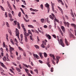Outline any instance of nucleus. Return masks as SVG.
Listing matches in <instances>:
<instances>
[{
	"label": "nucleus",
	"instance_id": "nucleus-25",
	"mask_svg": "<svg viewBox=\"0 0 76 76\" xmlns=\"http://www.w3.org/2000/svg\"><path fill=\"white\" fill-rule=\"evenodd\" d=\"M49 56H50V57H51L53 58V57H54V55L53 54H50Z\"/></svg>",
	"mask_w": 76,
	"mask_h": 76
},
{
	"label": "nucleus",
	"instance_id": "nucleus-27",
	"mask_svg": "<svg viewBox=\"0 0 76 76\" xmlns=\"http://www.w3.org/2000/svg\"><path fill=\"white\" fill-rule=\"evenodd\" d=\"M18 49L20 50V51H22L23 50V49H22V48H20V47L18 46Z\"/></svg>",
	"mask_w": 76,
	"mask_h": 76
},
{
	"label": "nucleus",
	"instance_id": "nucleus-60",
	"mask_svg": "<svg viewBox=\"0 0 76 76\" xmlns=\"http://www.w3.org/2000/svg\"><path fill=\"white\" fill-rule=\"evenodd\" d=\"M3 45L4 46V47H6V45H5V43L4 42L3 43Z\"/></svg>",
	"mask_w": 76,
	"mask_h": 76
},
{
	"label": "nucleus",
	"instance_id": "nucleus-26",
	"mask_svg": "<svg viewBox=\"0 0 76 76\" xmlns=\"http://www.w3.org/2000/svg\"><path fill=\"white\" fill-rule=\"evenodd\" d=\"M41 46L42 48H45V46H44V45H42V44Z\"/></svg>",
	"mask_w": 76,
	"mask_h": 76
},
{
	"label": "nucleus",
	"instance_id": "nucleus-7",
	"mask_svg": "<svg viewBox=\"0 0 76 76\" xmlns=\"http://www.w3.org/2000/svg\"><path fill=\"white\" fill-rule=\"evenodd\" d=\"M34 57H35L37 58V59H39V56H38L37 54H34Z\"/></svg>",
	"mask_w": 76,
	"mask_h": 76
},
{
	"label": "nucleus",
	"instance_id": "nucleus-64",
	"mask_svg": "<svg viewBox=\"0 0 76 76\" xmlns=\"http://www.w3.org/2000/svg\"><path fill=\"white\" fill-rule=\"evenodd\" d=\"M52 5V7H54V4L53 3L51 4Z\"/></svg>",
	"mask_w": 76,
	"mask_h": 76
},
{
	"label": "nucleus",
	"instance_id": "nucleus-43",
	"mask_svg": "<svg viewBox=\"0 0 76 76\" xmlns=\"http://www.w3.org/2000/svg\"><path fill=\"white\" fill-rule=\"evenodd\" d=\"M20 57H21V56L20 55L19 57H17V58L18 60H20Z\"/></svg>",
	"mask_w": 76,
	"mask_h": 76
},
{
	"label": "nucleus",
	"instance_id": "nucleus-59",
	"mask_svg": "<svg viewBox=\"0 0 76 76\" xmlns=\"http://www.w3.org/2000/svg\"><path fill=\"white\" fill-rule=\"evenodd\" d=\"M15 41L17 42V43L18 44V40H17V39H16L15 38Z\"/></svg>",
	"mask_w": 76,
	"mask_h": 76
},
{
	"label": "nucleus",
	"instance_id": "nucleus-53",
	"mask_svg": "<svg viewBox=\"0 0 76 76\" xmlns=\"http://www.w3.org/2000/svg\"><path fill=\"white\" fill-rule=\"evenodd\" d=\"M55 20L57 22L59 23V21L58 20H57L56 18H55Z\"/></svg>",
	"mask_w": 76,
	"mask_h": 76
},
{
	"label": "nucleus",
	"instance_id": "nucleus-24",
	"mask_svg": "<svg viewBox=\"0 0 76 76\" xmlns=\"http://www.w3.org/2000/svg\"><path fill=\"white\" fill-rule=\"evenodd\" d=\"M25 37L26 42H28V38H27V37H26V36H25Z\"/></svg>",
	"mask_w": 76,
	"mask_h": 76
},
{
	"label": "nucleus",
	"instance_id": "nucleus-63",
	"mask_svg": "<svg viewBox=\"0 0 76 76\" xmlns=\"http://www.w3.org/2000/svg\"><path fill=\"white\" fill-rule=\"evenodd\" d=\"M49 29H50L51 28V25H50L49 26Z\"/></svg>",
	"mask_w": 76,
	"mask_h": 76
},
{
	"label": "nucleus",
	"instance_id": "nucleus-18",
	"mask_svg": "<svg viewBox=\"0 0 76 76\" xmlns=\"http://www.w3.org/2000/svg\"><path fill=\"white\" fill-rule=\"evenodd\" d=\"M0 63L1 64V65L2 66V67H5V65H4V64H3V63L0 62Z\"/></svg>",
	"mask_w": 76,
	"mask_h": 76
},
{
	"label": "nucleus",
	"instance_id": "nucleus-8",
	"mask_svg": "<svg viewBox=\"0 0 76 76\" xmlns=\"http://www.w3.org/2000/svg\"><path fill=\"white\" fill-rule=\"evenodd\" d=\"M58 7V9H59L60 10V11H61V13H62V14H63V10H62V9H61V8L60 7H59V6Z\"/></svg>",
	"mask_w": 76,
	"mask_h": 76
},
{
	"label": "nucleus",
	"instance_id": "nucleus-4",
	"mask_svg": "<svg viewBox=\"0 0 76 76\" xmlns=\"http://www.w3.org/2000/svg\"><path fill=\"white\" fill-rule=\"evenodd\" d=\"M56 63L57 64L58 63V61H59V59H60V57L58 56H57L56 57Z\"/></svg>",
	"mask_w": 76,
	"mask_h": 76
},
{
	"label": "nucleus",
	"instance_id": "nucleus-9",
	"mask_svg": "<svg viewBox=\"0 0 76 76\" xmlns=\"http://www.w3.org/2000/svg\"><path fill=\"white\" fill-rule=\"evenodd\" d=\"M46 36L49 39H51V36L49 34H47Z\"/></svg>",
	"mask_w": 76,
	"mask_h": 76
},
{
	"label": "nucleus",
	"instance_id": "nucleus-46",
	"mask_svg": "<svg viewBox=\"0 0 76 76\" xmlns=\"http://www.w3.org/2000/svg\"><path fill=\"white\" fill-rule=\"evenodd\" d=\"M10 72H12V73H15V72H13V70H12V69H10Z\"/></svg>",
	"mask_w": 76,
	"mask_h": 76
},
{
	"label": "nucleus",
	"instance_id": "nucleus-54",
	"mask_svg": "<svg viewBox=\"0 0 76 76\" xmlns=\"http://www.w3.org/2000/svg\"><path fill=\"white\" fill-rule=\"evenodd\" d=\"M19 66L20 69H22V67L21 66V65H20V64L19 65Z\"/></svg>",
	"mask_w": 76,
	"mask_h": 76
},
{
	"label": "nucleus",
	"instance_id": "nucleus-57",
	"mask_svg": "<svg viewBox=\"0 0 76 76\" xmlns=\"http://www.w3.org/2000/svg\"><path fill=\"white\" fill-rule=\"evenodd\" d=\"M34 71H35L36 72V73H37V74L38 73V70H37V69H35V70H34Z\"/></svg>",
	"mask_w": 76,
	"mask_h": 76
},
{
	"label": "nucleus",
	"instance_id": "nucleus-35",
	"mask_svg": "<svg viewBox=\"0 0 76 76\" xmlns=\"http://www.w3.org/2000/svg\"><path fill=\"white\" fill-rule=\"evenodd\" d=\"M40 7L43 10V8L44 7H43V4H41L40 5Z\"/></svg>",
	"mask_w": 76,
	"mask_h": 76
},
{
	"label": "nucleus",
	"instance_id": "nucleus-5",
	"mask_svg": "<svg viewBox=\"0 0 76 76\" xmlns=\"http://www.w3.org/2000/svg\"><path fill=\"white\" fill-rule=\"evenodd\" d=\"M69 38H75V36H74V35H73V34H72V33H70L69 34Z\"/></svg>",
	"mask_w": 76,
	"mask_h": 76
},
{
	"label": "nucleus",
	"instance_id": "nucleus-62",
	"mask_svg": "<svg viewBox=\"0 0 76 76\" xmlns=\"http://www.w3.org/2000/svg\"><path fill=\"white\" fill-rule=\"evenodd\" d=\"M39 62L40 63L42 64V61H41V60H39Z\"/></svg>",
	"mask_w": 76,
	"mask_h": 76
},
{
	"label": "nucleus",
	"instance_id": "nucleus-10",
	"mask_svg": "<svg viewBox=\"0 0 76 76\" xmlns=\"http://www.w3.org/2000/svg\"><path fill=\"white\" fill-rule=\"evenodd\" d=\"M61 29H62L63 31L64 32H65V28L63 26H61Z\"/></svg>",
	"mask_w": 76,
	"mask_h": 76
},
{
	"label": "nucleus",
	"instance_id": "nucleus-3",
	"mask_svg": "<svg viewBox=\"0 0 76 76\" xmlns=\"http://www.w3.org/2000/svg\"><path fill=\"white\" fill-rule=\"evenodd\" d=\"M14 50H15V49H14L13 48H12V47L10 48V52L11 54L12 53V51H13Z\"/></svg>",
	"mask_w": 76,
	"mask_h": 76
},
{
	"label": "nucleus",
	"instance_id": "nucleus-16",
	"mask_svg": "<svg viewBox=\"0 0 76 76\" xmlns=\"http://www.w3.org/2000/svg\"><path fill=\"white\" fill-rule=\"evenodd\" d=\"M40 21L41 23H43L44 22V18H42L40 19Z\"/></svg>",
	"mask_w": 76,
	"mask_h": 76
},
{
	"label": "nucleus",
	"instance_id": "nucleus-21",
	"mask_svg": "<svg viewBox=\"0 0 76 76\" xmlns=\"http://www.w3.org/2000/svg\"><path fill=\"white\" fill-rule=\"evenodd\" d=\"M3 60L4 61H6V56H4V57L3 58Z\"/></svg>",
	"mask_w": 76,
	"mask_h": 76
},
{
	"label": "nucleus",
	"instance_id": "nucleus-20",
	"mask_svg": "<svg viewBox=\"0 0 76 76\" xmlns=\"http://www.w3.org/2000/svg\"><path fill=\"white\" fill-rule=\"evenodd\" d=\"M28 26L29 28H34V26H33L32 25H28Z\"/></svg>",
	"mask_w": 76,
	"mask_h": 76
},
{
	"label": "nucleus",
	"instance_id": "nucleus-55",
	"mask_svg": "<svg viewBox=\"0 0 76 76\" xmlns=\"http://www.w3.org/2000/svg\"><path fill=\"white\" fill-rule=\"evenodd\" d=\"M13 6L14 7V8L16 10V7L15 6V5H14V4H13Z\"/></svg>",
	"mask_w": 76,
	"mask_h": 76
},
{
	"label": "nucleus",
	"instance_id": "nucleus-50",
	"mask_svg": "<svg viewBox=\"0 0 76 76\" xmlns=\"http://www.w3.org/2000/svg\"><path fill=\"white\" fill-rule=\"evenodd\" d=\"M48 13H49V12H50V7H48Z\"/></svg>",
	"mask_w": 76,
	"mask_h": 76
},
{
	"label": "nucleus",
	"instance_id": "nucleus-44",
	"mask_svg": "<svg viewBox=\"0 0 76 76\" xmlns=\"http://www.w3.org/2000/svg\"><path fill=\"white\" fill-rule=\"evenodd\" d=\"M18 16H19V17H20L21 16V14L20 12H19V13H18Z\"/></svg>",
	"mask_w": 76,
	"mask_h": 76
},
{
	"label": "nucleus",
	"instance_id": "nucleus-15",
	"mask_svg": "<svg viewBox=\"0 0 76 76\" xmlns=\"http://www.w3.org/2000/svg\"><path fill=\"white\" fill-rule=\"evenodd\" d=\"M64 23V24H65L66 25H67V26H68V27H69V22H67L66 23V22H65Z\"/></svg>",
	"mask_w": 76,
	"mask_h": 76
},
{
	"label": "nucleus",
	"instance_id": "nucleus-12",
	"mask_svg": "<svg viewBox=\"0 0 76 76\" xmlns=\"http://www.w3.org/2000/svg\"><path fill=\"white\" fill-rule=\"evenodd\" d=\"M15 69L16 70H17V71H18V72H21V70H20V69L18 67L15 68Z\"/></svg>",
	"mask_w": 76,
	"mask_h": 76
},
{
	"label": "nucleus",
	"instance_id": "nucleus-56",
	"mask_svg": "<svg viewBox=\"0 0 76 76\" xmlns=\"http://www.w3.org/2000/svg\"><path fill=\"white\" fill-rule=\"evenodd\" d=\"M53 58V60H54V61H56V58H55V56H54Z\"/></svg>",
	"mask_w": 76,
	"mask_h": 76
},
{
	"label": "nucleus",
	"instance_id": "nucleus-39",
	"mask_svg": "<svg viewBox=\"0 0 76 76\" xmlns=\"http://www.w3.org/2000/svg\"><path fill=\"white\" fill-rule=\"evenodd\" d=\"M29 35V33H26V35L25 36H26V37H28Z\"/></svg>",
	"mask_w": 76,
	"mask_h": 76
},
{
	"label": "nucleus",
	"instance_id": "nucleus-33",
	"mask_svg": "<svg viewBox=\"0 0 76 76\" xmlns=\"http://www.w3.org/2000/svg\"><path fill=\"white\" fill-rule=\"evenodd\" d=\"M28 34H30L31 35L32 34V33L31 32V31L30 30H28Z\"/></svg>",
	"mask_w": 76,
	"mask_h": 76
},
{
	"label": "nucleus",
	"instance_id": "nucleus-6",
	"mask_svg": "<svg viewBox=\"0 0 76 76\" xmlns=\"http://www.w3.org/2000/svg\"><path fill=\"white\" fill-rule=\"evenodd\" d=\"M16 35H18L19 34V30L17 28H16Z\"/></svg>",
	"mask_w": 76,
	"mask_h": 76
},
{
	"label": "nucleus",
	"instance_id": "nucleus-29",
	"mask_svg": "<svg viewBox=\"0 0 76 76\" xmlns=\"http://www.w3.org/2000/svg\"><path fill=\"white\" fill-rule=\"evenodd\" d=\"M49 17L50 19H52V20H53L54 19V18H53V17H52V16H51V15H50L49 16Z\"/></svg>",
	"mask_w": 76,
	"mask_h": 76
},
{
	"label": "nucleus",
	"instance_id": "nucleus-41",
	"mask_svg": "<svg viewBox=\"0 0 76 76\" xmlns=\"http://www.w3.org/2000/svg\"><path fill=\"white\" fill-rule=\"evenodd\" d=\"M8 6L10 9H12V7H11V6H10V4H9V5H8Z\"/></svg>",
	"mask_w": 76,
	"mask_h": 76
},
{
	"label": "nucleus",
	"instance_id": "nucleus-19",
	"mask_svg": "<svg viewBox=\"0 0 76 76\" xmlns=\"http://www.w3.org/2000/svg\"><path fill=\"white\" fill-rule=\"evenodd\" d=\"M23 19L26 22H28L29 21V20H26L25 18V17L23 18Z\"/></svg>",
	"mask_w": 76,
	"mask_h": 76
},
{
	"label": "nucleus",
	"instance_id": "nucleus-17",
	"mask_svg": "<svg viewBox=\"0 0 76 76\" xmlns=\"http://www.w3.org/2000/svg\"><path fill=\"white\" fill-rule=\"evenodd\" d=\"M20 38L21 41H22L23 39V34H20Z\"/></svg>",
	"mask_w": 76,
	"mask_h": 76
},
{
	"label": "nucleus",
	"instance_id": "nucleus-38",
	"mask_svg": "<svg viewBox=\"0 0 76 76\" xmlns=\"http://www.w3.org/2000/svg\"><path fill=\"white\" fill-rule=\"evenodd\" d=\"M16 36L18 38V39H19V41H20V38H19V35H16Z\"/></svg>",
	"mask_w": 76,
	"mask_h": 76
},
{
	"label": "nucleus",
	"instance_id": "nucleus-28",
	"mask_svg": "<svg viewBox=\"0 0 76 76\" xmlns=\"http://www.w3.org/2000/svg\"><path fill=\"white\" fill-rule=\"evenodd\" d=\"M6 24L7 26V27H10L9 24V23L7 22H6Z\"/></svg>",
	"mask_w": 76,
	"mask_h": 76
},
{
	"label": "nucleus",
	"instance_id": "nucleus-47",
	"mask_svg": "<svg viewBox=\"0 0 76 76\" xmlns=\"http://www.w3.org/2000/svg\"><path fill=\"white\" fill-rule=\"evenodd\" d=\"M52 63H53V64H54V65H56V63H55V62L53 60H52Z\"/></svg>",
	"mask_w": 76,
	"mask_h": 76
},
{
	"label": "nucleus",
	"instance_id": "nucleus-22",
	"mask_svg": "<svg viewBox=\"0 0 76 76\" xmlns=\"http://www.w3.org/2000/svg\"><path fill=\"white\" fill-rule=\"evenodd\" d=\"M49 6H50V5H49V4H48L47 3L45 4V6L46 7H49Z\"/></svg>",
	"mask_w": 76,
	"mask_h": 76
},
{
	"label": "nucleus",
	"instance_id": "nucleus-45",
	"mask_svg": "<svg viewBox=\"0 0 76 76\" xmlns=\"http://www.w3.org/2000/svg\"><path fill=\"white\" fill-rule=\"evenodd\" d=\"M25 16L26 18V19H28V15L26 14V15Z\"/></svg>",
	"mask_w": 76,
	"mask_h": 76
},
{
	"label": "nucleus",
	"instance_id": "nucleus-1",
	"mask_svg": "<svg viewBox=\"0 0 76 76\" xmlns=\"http://www.w3.org/2000/svg\"><path fill=\"white\" fill-rule=\"evenodd\" d=\"M58 42L59 44H61V45L62 47H64V44L63 42V41H62V39H59V38L58 39Z\"/></svg>",
	"mask_w": 76,
	"mask_h": 76
},
{
	"label": "nucleus",
	"instance_id": "nucleus-58",
	"mask_svg": "<svg viewBox=\"0 0 76 76\" xmlns=\"http://www.w3.org/2000/svg\"><path fill=\"white\" fill-rule=\"evenodd\" d=\"M25 70L26 71V73H28V69H25Z\"/></svg>",
	"mask_w": 76,
	"mask_h": 76
},
{
	"label": "nucleus",
	"instance_id": "nucleus-37",
	"mask_svg": "<svg viewBox=\"0 0 76 76\" xmlns=\"http://www.w3.org/2000/svg\"><path fill=\"white\" fill-rule=\"evenodd\" d=\"M52 37H53L54 38H56V35L55 34L52 35Z\"/></svg>",
	"mask_w": 76,
	"mask_h": 76
},
{
	"label": "nucleus",
	"instance_id": "nucleus-34",
	"mask_svg": "<svg viewBox=\"0 0 76 76\" xmlns=\"http://www.w3.org/2000/svg\"><path fill=\"white\" fill-rule=\"evenodd\" d=\"M50 71L51 72H53L54 71V68L53 67L51 68Z\"/></svg>",
	"mask_w": 76,
	"mask_h": 76
},
{
	"label": "nucleus",
	"instance_id": "nucleus-61",
	"mask_svg": "<svg viewBox=\"0 0 76 76\" xmlns=\"http://www.w3.org/2000/svg\"><path fill=\"white\" fill-rule=\"evenodd\" d=\"M14 23H15V25H17V21H14Z\"/></svg>",
	"mask_w": 76,
	"mask_h": 76
},
{
	"label": "nucleus",
	"instance_id": "nucleus-52",
	"mask_svg": "<svg viewBox=\"0 0 76 76\" xmlns=\"http://www.w3.org/2000/svg\"><path fill=\"white\" fill-rule=\"evenodd\" d=\"M9 16L10 18H12V15H11V14H9Z\"/></svg>",
	"mask_w": 76,
	"mask_h": 76
},
{
	"label": "nucleus",
	"instance_id": "nucleus-40",
	"mask_svg": "<svg viewBox=\"0 0 76 76\" xmlns=\"http://www.w3.org/2000/svg\"><path fill=\"white\" fill-rule=\"evenodd\" d=\"M43 45H46V42H44H44H43L42 43V44Z\"/></svg>",
	"mask_w": 76,
	"mask_h": 76
},
{
	"label": "nucleus",
	"instance_id": "nucleus-51",
	"mask_svg": "<svg viewBox=\"0 0 76 76\" xmlns=\"http://www.w3.org/2000/svg\"><path fill=\"white\" fill-rule=\"evenodd\" d=\"M47 65H48V66L49 67H51V65L49 64V63H48L47 64Z\"/></svg>",
	"mask_w": 76,
	"mask_h": 76
},
{
	"label": "nucleus",
	"instance_id": "nucleus-31",
	"mask_svg": "<svg viewBox=\"0 0 76 76\" xmlns=\"http://www.w3.org/2000/svg\"><path fill=\"white\" fill-rule=\"evenodd\" d=\"M0 7H1V10H3V11H5L4 9V8H3V7H2V6H1Z\"/></svg>",
	"mask_w": 76,
	"mask_h": 76
},
{
	"label": "nucleus",
	"instance_id": "nucleus-36",
	"mask_svg": "<svg viewBox=\"0 0 76 76\" xmlns=\"http://www.w3.org/2000/svg\"><path fill=\"white\" fill-rule=\"evenodd\" d=\"M30 37L31 40H32V34L30 36Z\"/></svg>",
	"mask_w": 76,
	"mask_h": 76
},
{
	"label": "nucleus",
	"instance_id": "nucleus-2",
	"mask_svg": "<svg viewBox=\"0 0 76 76\" xmlns=\"http://www.w3.org/2000/svg\"><path fill=\"white\" fill-rule=\"evenodd\" d=\"M71 26H73L74 27V29H75V30H74V32H75V36H76V26L75 24H71Z\"/></svg>",
	"mask_w": 76,
	"mask_h": 76
},
{
	"label": "nucleus",
	"instance_id": "nucleus-48",
	"mask_svg": "<svg viewBox=\"0 0 76 76\" xmlns=\"http://www.w3.org/2000/svg\"><path fill=\"white\" fill-rule=\"evenodd\" d=\"M34 46L36 48H39V47L37 45H35Z\"/></svg>",
	"mask_w": 76,
	"mask_h": 76
},
{
	"label": "nucleus",
	"instance_id": "nucleus-11",
	"mask_svg": "<svg viewBox=\"0 0 76 76\" xmlns=\"http://www.w3.org/2000/svg\"><path fill=\"white\" fill-rule=\"evenodd\" d=\"M6 39L8 42H9V39L8 38V34H6Z\"/></svg>",
	"mask_w": 76,
	"mask_h": 76
},
{
	"label": "nucleus",
	"instance_id": "nucleus-30",
	"mask_svg": "<svg viewBox=\"0 0 76 76\" xmlns=\"http://www.w3.org/2000/svg\"><path fill=\"white\" fill-rule=\"evenodd\" d=\"M23 66H25V67H27V68H28V67H29V66L27 65H26L25 64H23Z\"/></svg>",
	"mask_w": 76,
	"mask_h": 76
},
{
	"label": "nucleus",
	"instance_id": "nucleus-49",
	"mask_svg": "<svg viewBox=\"0 0 76 76\" xmlns=\"http://www.w3.org/2000/svg\"><path fill=\"white\" fill-rule=\"evenodd\" d=\"M5 17H6V18H7V12H5Z\"/></svg>",
	"mask_w": 76,
	"mask_h": 76
},
{
	"label": "nucleus",
	"instance_id": "nucleus-14",
	"mask_svg": "<svg viewBox=\"0 0 76 76\" xmlns=\"http://www.w3.org/2000/svg\"><path fill=\"white\" fill-rule=\"evenodd\" d=\"M65 44H66V45H69V44H68V42H67V41L66 39H65Z\"/></svg>",
	"mask_w": 76,
	"mask_h": 76
},
{
	"label": "nucleus",
	"instance_id": "nucleus-13",
	"mask_svg": "<svg viewBox=\"0 0 76 76\" xmlns=\"http://www.w3.org/2000/svg\"><path fill=\"white\" fill-rule=\"evenodd\" d=\"M59 3H60V2L61 4L62 5H64V3H63V2H62V1L61 0H57Z\"/></svg>",
	"mask_w": 76,
	"mask_h": 76
},
{
	"label": "nucleus",
	"instance_id": "nucleus-42",
	"mask_svg": "<svg viewBox=\"0 0 76 76\" xmlns=\"http://www.w3.org/2000/svg\"><path fill=\"white\" fill-rule=\"evenodd\" d=\"M10 20L11 22H12V21H13L14 20L13 19H12V18H11L10 19Z\"/></svg>",
	"mask_w": 76,
	"mask_h": 76
},
{
	"label": "nucleus",
	"instance_id": "nucleus-23",
	"mask_svg": "<svg viewBox=\"0 0 76 76\" xmlns=\"http://www.w3.org/2000/svg\"><path fill=\"white\" fill-rule=\"evenodd\" d=\"M44 54L45 57H47V53L45 52L44 53Z\"/></svg>",
	"mask_w": 76,
	"mask_h": 76
},
{
	"label": "nucleus",
	"instance_id": "nucleus-32",
	"mask_svg": "<svg viewBox=\"0 0 76 76\" xmlns=\"http://www.w3.org/2000/svg\"><path fill=\"white\" fill-rule=\"evenodd\" d=\"M46 20L48 23H50V21L48 20V18H47L46 19Z\"/></svg>",
	"mask_w": 76,
	"mask_h": 76
}]
</instances>
